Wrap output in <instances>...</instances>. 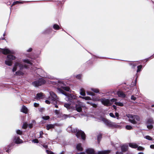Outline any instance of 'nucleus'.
Returning <instances> with one entry per match:
<instances>
[{
    "mask_svg": "<svg viewBox=\"0 0 154 154\" xmlns=\"http://www.w3.org/2000/svg\"><path fill=\"white\" fill-rule=\"evenodd\" d=\"M59 83L60 84H62L63 86H61V88H58L57 90L58 91L66 96L65 99L66 100L68 101L72 104H74L77 102L78 97L72 94L67 93L64 91L62 89L66 91H69L70 89L69 87L66 86L64 84V83L62 81H59Z\"/></svg>",
    "mask_w": 154,
    "mask_h": 154,
    "instance_id": "nucleus-1",
    "label": "nucleus"
},
{
    "mask_svg": "<svg viewBox=\"0 0 154 154\" xmlns=\"http://www.w3.org/2000/svg\"><path fill=\"white\" fill-rule=\"evenodd\" d=\"M1 51L5 55L8 54L5 61V63L8 66H11L12 65V60H15L16 58L13 55L15 54V52L13 50H10L8 48L2 49Z\"/></svg>",
    "mask_w": 154,
    "mask_h": 154,
    "instance_id": "nucleus-2",
    "label": "nucleus"
},
{
    "mask_svg": "<svg viewBox=\"0 0 154 154\" xmlns=\"http://www.w3.org/2000/svg\"><path fill=\"white\" fill-rule=\"evenodd\" d=\"M27 67L23 65L21 63L19 62H16L14 66L12 69L13 72H16L14 75H23L24 73L22 71V70L24 68H26Z\"/></svg>",
    "mask_w": 154,
    "mask_h": 154,
    "instance_id": "nucleus-3",
    "label": "nucleus"
},
{
    "mask_svg": "<svg viewBox=\"0 0 154 154\" xmlns=\"http://www.w3.org/2000/svg\"><path fill=\"white\" fill-rule=\"evenodd\" d=\"M67 130L73 133H76V136L78 138H80L81 137L83 140H85V135L84 132L81 130L77 129L76 128H72L70 127L68 128Z\"/></svg>",
    "mask_w": 154,
    "mask_h": 154,
    "instance_id": "nucleus-4",
    "label": "nucleus"
},
{
    "mask_svg": "<svg viewBox=\"0 0 154 154\" xmlns=\"http://www.w3.org/2000/svg\"><path fill=\"white\" fill-rule=\"evenodd\" d=\"M50 96L49 97L48 100L45 101V103L49 104L50 103L53 104H57L59 101V99L56 95L52 91L50 92Z\"/></svg>",
    "mask_w": 154,
    "mask_h": 154,
    "instance_id": "nucleus-5",
    "label": "nucleus"
},
{
    "mask_svg": "<svg viewBox=\"0 0 154 154\" xmlns=\"http://www.w3.org/2000/svg\"><path fill=\"white\" fill-rule=\"evenodd\" d=\"M126 116L129 119V121L133 124H136L137 123V121L140 120L139 117L136 115H133L130 114H128L126 115Z\"/></svg>",
    "mask_w": 154,
    "mask_h": 154,
    "instance_id": "nucleus-6",
    "label": "nucleus"
},
{
    "mask_svg": "<svg viewBox=\"0 0 154 154\" xmlns=\"http://www.w3.org/2000/svg\"><path fill=\"white\" fill-rule=\"evenodd\" d=\"M101 120L106 125L109 127L117 128L118 126V125L116 124V123L112 122L110 120H107L104 118L101 117Z\"/></svg>",
    "mask_w": 154,
    "mask_h": 154,
    "instance_id": "nucleus-7",
    "label": "nucleus"
},
{
    "mask_svg": "<svg viewBox=\"0 0 154 154\" xmlns=\"http://www.w3.org/2000/svg\"><path fill=\"white\" fill-rule=\"evenodd\" d=\"M92 100L94 101L99 100L103 104L106 106H111L110 100L108 99H106L104 98L99 99L94 98Z\"/></svg>",
    "mask_w": 154,
    "mask_h": 154,
    "instance_id": "nucleus-8",
    "label": "nucleus"
},
{
    "mask_svg": "<svg viewBox=\"0 0 154 154\" xmlns=\"http://www.w3.org/2000/svg\"><path fill=\"white\" fill-rule=\"evenodd\" d=\"M46 82V81L43 78H41L38 80L35 81L32 83V85L35 87H38L41 86Z\"/></svg>",
    "mask_w": 154,
    "mask_h": 154,
    "instance_id": "nucleus-9",
    "label": "nucleus"
},
{
    "mask_svg": "<svg viewBox=\"0 0 154 154\" xmlns=\"http://www.w3.org/2000/svg\"><path fill=\"white\" fill-rule=\"evenodd\" d=\"M75 105L76 110L79 112H80L82 110V103L79 100H77V102L75 104Z\"/></svg>",
    "mask_w": 154,
    "mask_h": 154,
    "instance_id": "nucleus-10",
    "label": "nucleus"
},
{
    "mask_svg": "<svg viewBox=\"0 0 154 154\" xmlns=\"http://www.w3.org/2000/svg\"><path fill=\"white\" fill-rule=\"evenodd\" d=\"M128 146L127 145H123L121 147L122 152H119L117 151L116 152V154H122V152L126 151L128 149Z\"/></svg>",
    "mask_w": 154,
    "mask_h": 154,
    "instance_id": "nucleus-11",
    "label": "nucleus"
},
{
    "mask_svg": "<svg viewBox=\"0 0 154 154\" xmlns=\"http://www.w3.org/2000/svg\"><path fill=\"white\" fill-rule=\"evenodd\" d=\"M14 141L17 144L21 143L23 142V141L20 139L19 137L17 136L14 137Z\"/></svg>",
    "mask_w": 154,
    "mask_h": 154,
    "instance_id": "nucleus-12",
    "label": "nucleus"
},
{
    "mask_svg": "<svg viewBox=\"0 0 154 154\" xmlns=\"http://www.w3.org/2000/svg\"><path fill=\"white\" fill-rule=\"evenodd\" d=\"M86 152L88 154H96L94 149L89 148L86 150Z\"/></svg>",
    "mask_w": 154,
    "mask_h": 154,
    "instance_id": "nucleus-13",
    "label": "nucleus"
},
{
    "mask_svg": "<svg viewBox=\"0 0 154 154\" xmlns=\"http://www.w3.org/2000/svg\"><path fill=\"white\" fill-rule=\"evenodd\" d=\"M70 117V115H67L65 114L61 113L60 116H59V118H62L63 119H65L67 118H69Z\"/></svg>",
    "mask_w": 154,
    "mask_h": 154,
    "instance_id": "nucleus-14",
    "label": "nucleus"
},
{
    "mask_svg": "<svg viewBox=\"0 0 154 154\" xmlns=\"http://www.w3.org/2000/svg\"><path fill=\"white\" fill-rule=\"evenodd\" d=\"M117 94L118 96L120 97H125L126 96L125 94L121 91H118Z\"/></svg>",
    "mask_w": 154,
    "mask_h": 154,
    "instance_id": "nucleus-15",
    "label": "nucleus"
},
{
    "mask_svg": "<svg viewBox=\"0 0 154 154\" xmlns=\"http://www.w3.org/2000/svg\"><path fill=\"white\" fill-rule=\"evenodd\" d=\"M110 152V151L109 150L99 151L96 153V154H107L109 153Z\"/></svg>",
    "mask_w": 154,
    "mask_h": 154,
    "instance_id": "nucleus-16",
    "label": "nucleus"
},
{
    "mask_svg": "<svg viewBox=\"0 0 154 154\" xmlns=\"http://www.w3.org/2000/svg\"><path fill=\"white\" fill-rule=\"evenodd\" d=\"M76 148L79 151H82L83 149V148L82 146V144L80 143H78L77 145Z\"/></svg>",
    "mask_w": 154,
    "mask_h": 154,
    "instance_id": "nucleus-17",
    "label": "nucleus"
},
{
    "mask_svg": "<svg viewBox=\"0 0 154 154\" xmlns=\"http://www.w3.org/2000/svg\"><path fill=\"white\" fill-rule=\"evenodd\" d=\"M129 146L130 147L133 148H136L138 147V145L135 143H129Z\"/></svg>",
    "mask_w": 154,
    "mask_h": 154,
    "instance_id": "nucleus-18",
    "label": "nucleus"
},
{
    "mask_svg": "<svg viewBox=\"0 0 154 154\" xmlns=\"http://www.w3.org/2000/svg\"><path fill=\"white\" fill-rule=\"evenodd\" d=\"M21 111L25 113L26 114L27 113L28 109L25 106H23L21 109Z\"/></svg>",
    "mask_w": 154,
    "mask_h": 154,
    "instance_id": "nucleus-19",
    "label": "nucleus"
},
{
    "mask_svg": "<svg viewBox=\"0 0 154 154\" xmlns=\"http://www.w3.org/2000/svg\"><path fill=\"white\" fill-rule=\"evenodd\" d=\"M54 125L51 124H48L46 126V129L48 130L54 128Z\"/></svg>",
    "mask_w": 154,
    "mask_h": 154,
    "instance_id": "nucleus-20",
    "label": "nucleus"
},
{
    "mask_svg": "<svg viewBox=\"0 0 154 154\" xmlns=\"http://www.w3.org/2000/svg\"><path fill=\"white\" fill-rule=\"evenodd\" d=\"M80 94L83 96H85V91L84 89L83 88H81L80 89Z\"/></svg>",
    "mask_w": 154,
    "mask_h": 154,
    "instance_id": "nucleus-21",
    "label": "nucleus"
},
{
    "mask_svg": "<svg viewBox=\"0 0 154 154\" xmlns=\"http://www.w3.org/2000/svg\"><path fill=\"white\" fill-rule=\"evenodd\" d=\"M112 145L113 146H114L116 149H117L120 146V144L118 143H115V144L113 143Z\"/></svg>",
    "mask_w": 154,
    "mask_h": 154,
    "instance_id": "nucleus-22",
    "label": "nucleus"
},
{
    "mask_svg": "<svg viewBox=\"0 0 154 154\" xmlns=\"http://www.w3.org/2000/svg\"><path fill=\"white\" fill-rule=\"evenodd\" d=\"M153 123V121L152 118L148 119L147 122V124H152Z\"/></svg>",
    "mask_w": 154,
    "mask_h": 154,
    "instance_id": "nucleus-23",
    "label": "nucleus"
},
{
    "mask_svg": "<svg viewBox=\"0 0 154 154\" xmlns=\"http://www.w3.org/2000/svg\"><path fill=\"white\" fill-rule=\"evenodd\" d=\"M91 90L95 93H99V90L98 89L95 88H91Z\"/></svg>",
    "mask_w": 154,
    "mask_h": 154,
    "instance_id": "nucleus-24",
    "label": "nucleus"
},
{
    "mask_svg": "<svg viewBox=\"0 0 154 154\" xmlns=\"http://www.w3.org/2000/svg\"><path fill=\"white\" fill-rule=\"evenodd\" d=\"M54 112L55 113V114L57 115L58 117H59V116H60L62 113H60L59 111L57 110H55Z\"/></svg>",
    "mask_w": 154,
    "mask_h": 154,
    "instance_id": "nucleus-25",
    "label": "nucleus"
},
{
    "mask_svg": "<svg viewBox=\"0 0 154 154\" xmlns=\"http://www.w3.org/2000/svg\"><path fill=\"white\" fill-rule=\"evenodd\" d=\"M86 93L88 95L92 96H94L95 95V94L94 93L88 91H86Z\"/></svg>",
    "mask_w": 154,
    "mask_h": 154,
    "instance_id": "nucleus-26",
    "label": "nucleus"
},
{
    "mask_svg": "<svg viewBox=\"0 0 154 154\" xmlns=\"http://www.w3.org/2000/svg\"><path fill=\"white\" fill-rule=\"evenodd\" d=\"M115 104L116 105L119 106H123V104L120 102H115Z\"/></svg>",
    "mask_w": 154,
    "mask_h": 154,
    "instance_id": "nucleus-27",
    "label": "nucleus"
},
{
    "mask_svg": "<svg viewBox=\"0 0 154 154\" xmlns=\"http://www.w3.org/2000/svg\"><path fill=\"white\" fill-rule=\"evenodd\" d=\"M43 96V93H38L36 94V97L37 98H42Z\"/></svg>",
    "mask_w": 154,
    "mask_h": 154,
    "instance_id": "nucleus-28",
    "label": "nucleus"
},
{
    "mask_svg": "<svg viewBox=\"0 0 154 154\" xmlns=\"http://www.w3.org/2000/svg\"><path fill=\"white\" fill-rule=\"evenodd\" d=\"M53 28L55 29L58 30L60 29L59 26L56 24H54L53 26Z\"/></svg>",
    "mask_w": 154,
    "mask_h": 154,
    "instance_id": "nucleus-29",
    "label": "nucleus"
},
{
    "mask_svg": "<svg viewBox=\"0 0 154 154\" xmlns=\"http://www.w3.org/2000/svg\"><path fill=\"white\" fill-rule=\"evenodd\" d=\"M117 100L116 99L113 98L110 100V103H111V105L113 104V103H115V102H116Z\"/></svg>",
    "mask_w": 154,
    "mask_h": 154,
    "instance_id": "nucleus-30",
    "label": "nucleus"
},
{
    "mask_svg": "<svg viewBox=\"0 0 154 154\" xmlns=\"http://www.w3.org/2000/svg\"><path fill=\"white\" fill-rule=\"evenodd\" d=\"M144 138L149 140H152V138L149 135L145 136Z\"/></svg>",
    "mask_w": 154,
    "mask_h": 154,
    "instance_id": "nucleus-31",
    "label": "nucleus"
},
{
    "mask_svg": "<svg viewBox=\"0 0 154 154\" xmlns=\"http://www.w3.org/2000/svg\"><path fill=\"white\" fill-rule=\"evenodd\" d=\"M42 118L44 120H47L49 119L50 117L49 116H43Z\"/></svg>",
    "mask_w": 154,
    "mask_h": 154,
    "instance_id": "nucleus-32",
    "label": "nucleus"
},
{
    "mask_svg": "<svg viewBox=\"0 0 154 154\" xmlns=\"http://www.w3.org/2000/svg\"><path fill=\"white\" fill-rule=\"evenodd\" d=\"M23 3L22 2L18 1L14 2H13V4L11 6L12 7V6L14 5L17 4H21V3Z\"/></svg>",
    "mask_w": 154,
    "mask_h": 154,
    "instance_id": "nucleus-33",
    "label": "nucleus"
},
{
    "mask_svg": "<svg viewBox=\"0 0 154 154\" xmlns=\"http://www.w3.org/2000/svg\"><path fill=\"white\" fill-rule=\"evenodd\" d=\"M23 62L25 63H27L30 64H32V63L30 61H29L28 59H24L23 60Z\"/></svg>",
    "mask_w": 154,
    "mask_h": 154,
    "instance_id": "nucleus-34",
    "label": "nucleus"
},
{
    "mask_svg": "<svg viewBox=\"0 0 154 154\" xmlns=\"http://www.w3.org/2000/svg\"><path fill=\"white\" fill-rule=\"evenodd\" d=\"M64 106L68 109H69L70 107V104L69 103H65Z\"/></svg>",
    "mask_w": 154,
    "mask_h": 154,
    "instance_id": "nucleus-35",
    "label": "nucleus"
},
{
    "mask_svg": "<svg viewBox=\"0 0 154 154\" xmlns=\"http://www.w3.org/2000/svg\"><path fill=\"white\" fill-rule=\"evenodd\" d=\"M137 72L140 71H141V69L142 68V66L141 65L138 66L137 67Z\"/></svg>",
    "mask_w": 154,
    "mask_h": 154,
    "instance_id": "nucleus-36",
    "label": "nucleus"
},
{
    "mask_svg": "<svg viewBox=\"0 0 154 154\" xmlns=\"http://www.w3.org/2000/svg\"><path fill=\"white\" fill-rule=\"evenodd\" d=\"M152 124H147V128L149 129H151L153 128V126Z\"/></svg>",
    "mask_w": 154,
    "mask_h": 154,
    "instance_id": "nucleus-37",
    "label": "nucleus"
},
{
    "mask_svg": "<svg viewBox=\"0 0 154 154\" xmlns=\"http://www.w3.org/2000/svg\"><path fill=\"white\" fill-rule=\"evenodd\" d=\"M83 99H85L86 100H91V98L90 97L88 96L83 97Z\"/></svg>",
    "mask_w": 154,
    "mask_h": 154,
    "instance_id": "nucleus-38",
    "label": "nucleus"
},
{
    "mask_svg": "<svg viewBox=\"0 0 154 154\" xmlns=\"http://www.w3.org/2000/svg\"><path fill=\"white\" fill-rule=\"evenodd\" d=\"M126 128L128 130L132 129V127L130 125H127L126 126Z\"/></svg>",
    "mask_w": 154,
    "mask_h": 154,
    "instance_id": "nucleus-39",
    "label": "nucleus"
},
{
    "mask_svg": "<svg viewBox=\"0 0 154 154\" xmlns=\"http://www.w3.org/2000/svg\"><path fill=\"white\" fill-rule=\"evenodd\" d=\"M16 132L17 134L19 135H21L22 134V131L19 130H17Z\"/></svg>",
    "mask_w": 154,
    "mask_h": 154,
    "instance_id": "nucleus-40",
    "label": "nucleus"
},
{
    "mask_svg": "<svg viewBox=\"0 0 154 154\" xmlns=\"http://www.w3.org/2000/svg\"><path fill=\"white\" fill-rule=\"evenodd\" d=\"M37 71H36V72H38V73L40 74V72H41V73H42V72H43L41 69L40 68H38L37 69H36Z\"/></svg>",
    "mask_w": 154,
    "mask_h": 154,
    "instance_id": "nucleus-41",
    "label": "nucleus"
},
{
    "mask_svg": "<svg viewBox=\"0 0 154 154\" xmlns=\"http://www.w3.org/2000/svg\"><path fill=\"white\" fill-rule=\"evenodd\" d=\"M137 148V150L139 151L143 150L144 149V148L141 146H138Z\"/></svg>",
    "mask_w": 154,
    "mask_h": 154,
    "instance_id": "nucleus-42",
    "label": "nucleus"
},
{
    "mask_svg": "<svg viewBox=\"0 0 154 154\" xmlns=\"http://www.w3.org/2000/svg\"><path fill=\"white\" fill-rule=\"evenodd\" d=\"M10 146H11L10 145H9L8 146V149H5L6 152L8 153H9L10 152V151L11 150V149L10 148Z\"/></svg>",
    "mask_w": 154,
    "mask_h": 154,
    "instance_id": "nucleus-43",
    "label": "nucleus"
},
{
    "mask_svg": "<svg viewBox=\"0 0 154 154\" xmlns=\"http://www.w3.org/2000/svg\"><path fill=\"white\" fill-rule=\"evenodd\" d=\"M27 124L26 123H25L23 124V128L24 129H26L27 127Z\"/></svg>",
    "mask_w": 154,
    "mask_h": 154,
    "instance_id": "nucleus-44",
    "label": "nucleus"
},
{
    "mask_svg": "<svg viewBox=\"0 0 154 154\" xmlns=\"http://www.w3.org/2000/svg\"><path fill=\"white\" fill-rule=\"evenodd\" d=\"M90 105L91 106H92L93 107H94V108H96L97 107V104H94V103H90Z\"/></svg>",
    "mask_w": 154,
    "mask_h": 154,
    "instance_id": "nucleus-45",
    "label": "nucleus"
},
{
    "mask_svg": "<svg viewBox=\"0 0 154 154\" xmlns=\"http://www.w3.org/2000/svg\"><path fill=\"white\" fill-rule=\"evenodd\" d=\"M102 137V136L101 134H100L98 135L97 136V140L98 142H99L100 141V140L101 139Z\"/></svg>",
    "mask_w": 154,
    "mask_h": 154,
    "instance_id": "nucleus-46",
    "label": "nucleus"
},
{
    "mask_svg": "<svg viewBox=\"0 0 154 154\" xmlns=\"http://www.w3.org/2000/svg\"><path fill=\"white\" fill-rule=\"evenodd\" d=\"M47 154H54L53 152L51 151H48V150H46Z\"/></svg>",
    "mask_w": 154,
    "mask_h": 154,
    "instance_id": "nucleus-47",
    "label": "nucleus"
},
{
    "mask_svg": "<svg viewBox=\"0 0 154 154\" xmlns=\"http://www.w3.org/2000/svg\"><path fill=\"white\" fill-rule=\"evenodd\" d=\"M110 116L113 118H115V116L112 113H110L109 114Z\"/></svg>",
    "mask_w": 154,
    "mask_h": 154,
    "instance_id": "nucleus-48",
    "label": "nucleus"
},
{
    "mask_svg": "<svg viewBox=\"0 0 154 154\" xmlns=\"http://www.w3.org/2000/svg\"><path fill=\"white\" fill-rule=\"evenodd\" d=\"M32 142L34 143H38V140L36 139L33 140Z\"/></svg>",
    "mask_w": 154,
    "mask_h": 154,
    "instance_id": "nucleus-49",
    "label": "nucleus"
},
{
    "mask_svg": "<svg viewBox=\"0 0 154 154\" xmlns=\"http://www.w3.org/2000/svg\"><path fill=\"white\" fill-rule=\"evenodd\" d=\"M81 78V75L79 74L76 75V78L78 79H80Z\"/></svg>",
    "mask_w": 154,
    "mask_h": 154,
    "instance_id": "nucleus-50",
    "label": "nucleus"
},
{
    "mask_svg": "<svg viewBox=\"0 0 154 154\" xmlns=\"http://www.w3.org/2000/svg\"><path fill=\"white\" fill-rule=\"evenodd\" d=\"M136 97H134V96L132 95L131 96V99L132 100H136Z\"/></svg>",
    "mask_w": 154,
    "mask_h": 154,
    "instance_id": "nucleus-51",
    "label": "nucleus"
},
{
    "mask_svg": "<svg viewBox=\"0 0 154 154\" xmlns=\"http://www.w3.org/2000/svg\"><path fill=\"white\" fill-rule=\"evenodd\" d=\"M115 116L117 117V119H119V113L118 112H116L115 113Z\"/></svg>",
    "mask_w": 154,
    "mask_h": 154,
    "instance_id": "nucleus-52",
    "label": "nucleus"
},
{
    "mask_svg": "<svg viewBox=\"0 0 154 154\" xmlns=\"http://www.w3.org/2000/svg\"><path fill=\"white\" fill-rule=\"evenodd\" d=\"M34 105L35 107H37L38 106L39 104L38 103H35L34 104Z\"/></svg>",
    "mask_w": 154,
    "mask_h": 154,
    "instance_id": "nucleus-53",
    "label": "nucleus"
},
{
    "mask_svg": "<svg viewBox=\"0 0 154 154\" xmlns=\"http://www.w3.org/2000/svg\"><path fill=\"white\" fill-rule=\"evenodd\" d=\"M39 134H40V136L39 137V138H40V137L42 138V134H43L42 131H40Z\"/></svg>",
    "mask_w": 154,
    "mask_h": 154,
    "instance_id": "nucleus-54",
    "label": "nucleus"
},
{
    "mask_svg": "<svg viewBox=\"0 0 154 154\" xmlns=\"http://www.w3.org/2000/svg\"><path fill=\"white\" fill-rule=\"evenodd\" d=\"M32 50V48H29V49L27 50V52H30Z\"/></svg>",
    "mask_w": 154,
    "mask_h": 154,
    "instance_id": "nucleus-55",
    "label": "nucleus"
},
{
    "mask_svg": "<svg viewBox=\"0 0 154 154\" xmlns=\"http://www.w3.org/2000/svg\"><path fill=\"white\" fill-rule=\"evenodd\" d=\"M47 78L50 79H53V77L51 76H48Z\"/></svg>",
    "mask_w": 154,
    "mask_h": 154,
    "instance_id": "nucleus-56",
    "label": "nucleus"
},
{
    "mask_svg": "<svg viewBox=\"0 0 154 154\" xmlns=\"http://www.w3.org/2000/svg\"><path fill=\"white\" fill-rule=\"evenodd\" d=\"M43 147L44 148H45V149H47V148L48 147V146H47V145H45V144L43 145Z\"/></svg>",
    "mask_w": 154,
    "mask_h": 154,
    "instance_id": "nucleus-57",
    "label": "nucleus"
},
{
    "mask_svg": "<svg viewBox=\"0 0 154 154\" xmlns=\"http://www.w3.org/2000/svg\"><path fill=\"white\" fill-rule=\"evenodd\" d=\"M112 107L114 109H116V106L115 105H113L112 106Z\"/></svg>",
    "mask_w": 154,
    "mask_h": 154,
    "instance_id": "nucleus-58",
    "label": "nucleus"
},
{
    "mask_svg": "<svg viewBox=\"0 0 154 154\" xmlns=\"http://www.w3.org/2000/svg\"><path fill=\"white\" fill-rule=\"evenodd\" d=\"M57 104H54V105H55V107H56V108H57L58 107V105H57Z\"/></svg>",
    "mask_w": 154,
    "mask_h": 154,
    "instance_id": "nucleus-59",
    "label": "nucleus"
},
{
    "mask_svg": "<svg viewBox=\"0 0 154 154\" xmlns=\"http://www.w3.org/2000/svg\"><path fill=\"white\" fill-rule=\"evenodd\" d=\"M85 154V152H81L79 153H77V154Z\"/></svg>",
    "mask_w": 154,
    "mask_h": 154,
    "instance_id": "nucleus-60",
    "label": "nucleus"
},
{
    "mask_svg": "<svg viewBox=\"0 0 154 154\" xmlns=\"http://www.w3.org/2000/svg\"><path fill=\"white\" fill-rule=\"evenodd\" d=\"M29 127L30 128H32V125H30L29 126Z\"/></svg>",
    "mask_w": 154,
    "mask_h": 154,
    "instance_id": "nucleus-61",
    "label": "nucleus"
},
{
    "mask_svg": "<svg viewBox=\"0 0 154 154\" xmlns=\"http://www.w3.org/2000/svg\"><path fill=\"white\" fill-rule=\"evenodd\" d=\"M87 103H88V104H90V103H91V102H88V101H87Z\"/></svg>",
    "mask_w": 154,
    "mask_h": 154,
    "instance_id": "nucleus-62",
    "label": "nucleus"
},
{
    "mask_svg": "<svg viewBox=\"0 0 154 154\" xmlns=\"http://www.w3.org/2000/svg\"><path fill=\"white\" fill-rule=\"evenodd\" d=\"M138 154H143V152H140Z\"/></svg>",
    "mask_w": 154,
    "mask_h": 154,
    "instance_id": "nucleus-63",
    "label": "nucleus"
},
{
    "mask_svg": "<svg viewBox=\"0 0 154 154\" xmlns=\"http://www.w3.org/2000/svg\"><path fill=\"white\" fill-rule=\"evenodd\" d=\"M63 154V152L62 151V152H61L60 153V154Z\"/></svg>",
    "mask_w": 154,
    "mask_h": 154,
    "instance_id": "nucleus-64",
    "label": "nucleus"
}]
</instances>
